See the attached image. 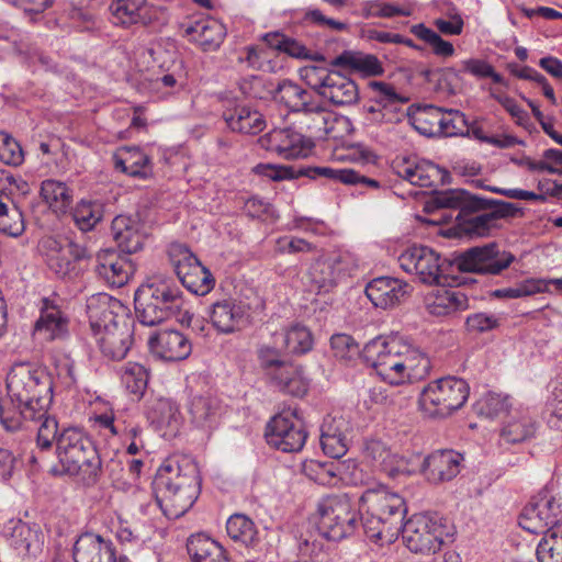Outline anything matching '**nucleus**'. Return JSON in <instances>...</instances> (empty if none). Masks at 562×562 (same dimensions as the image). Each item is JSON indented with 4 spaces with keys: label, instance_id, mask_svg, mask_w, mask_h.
<instances>
[{
    "label": "nucleus",
    "instance_id": "1",
    "mask_svg": "<svg viewBox=\"0 0 562 562\" xmlns=\"http://www.w3.org/2000/svg\"><path fill=\"white\" fill-rule=\"evenodd\" d=\"M362 357L383 382L393 386L420 381L431 368L420 347L400 334L371 339L363 347Z\"/></svg>",
    "mask_w": 562,
    "mask_h": 562
},
{
    "label": "nucleus",
    "instance_id": "2",
    "mask_svg": "<svg viewBox=\"0 0 562 562\" xmlns=\"http://www.w3.org/2000/svg\"><path fill=\"white\" fill-rule=\"evenodd\" d=\"M157 502L169 518H179L195 503L200 493L198 467L188 458L167 459L154 480Z\"/></svg>",
    "mask_w": 562,
    "mask_h": 562
},
{
    "label": "nucleus",
    "instance_id": "3",
    "mask_svg": "<svg viewBox=\"0 0 562 562\" xmlns=\"http://www.w3.org/2000/svg\"><path fill=\"white\" fill-rule=\"evenodd\" d=\"M361 521L366 536L380 544L393 543L401 533L406 513L404 498L380 485L367 490L360 497Z\"/></svg>",
    "mask_w": 562,
    "mask_h": 562
},
{
    "label": "nucleus",
    "instance_id": "4",
    "mask_svg": "<svg viewBox=\"0 0 562 562\" xmlns=\"http://www.w3.org/2000/svg\"><path fill=\"white\" fill-rule=\"evenodd\" d=\"M181 294L172 279L162 274L148 277L135 292L137 318L146 326L160 324L181 308Z\"/></svg>",
    "mask_w": 562,
    "mask_h": 562
},
{
    "label": "nucleus",
    "instance_id": "5",
    "mask_svg": "<svg viewBox=\"0 0 562 562\" xmlns=\"http://www.w3.org/2000/svg\"><path fill=\"white\" fill-rule=\"evenodd\" d=\"M56 453L65 473L76 476L85 485H93L98 481L101 459L81 429H64L57 438Z\"/></svg>",
    "mask_w": 562,
    "mask_h": 562
},
{
    "label": "nucleus",
    "instance_id": "6",
    "mask_svg": "<svg viewBox=\"0 0 562 562\" xmlns=\"http://www.w3.org/2000/svg\"><path fill=\"white\" fill-rule=\"evenodd\" d=\"M7 390L21 405L35 407L26 411L29 416H44L53 402V382L49 374L30 362L12 366L7 375Z\"/></svg>",
    "mask_w": 562,
    "mask_h": 562
},
{
    "label": "nucleus",
    "instance_id": "7",
    "mask_svg": "<svg viewBox=\"0 0 562 562\" xmlns=\"http://www.w3.org/2000/svg\"><path fill=\"white\" fill-rule=\"evenodd\" d=\"M470 386L461 378L448 375L429 382L420 392V411L430 417H447L469 398Z\"/></svg>",
    "mask_w": 562,
    "mask_h": 562
},
{
    "label": "nucleus",
    "instance_id": "8",
    "mask_svg": "<svg viewBox=\"0 0 562 562\" xmlns=\"http://www.w3.org/2000/svg\"><path fill=\"white\" fill-rule=\"evenodd\" d=\"M318 530L328 540L351 536L359 520L358 509L347 495H329L317 505Z\"/></svg>",
    "mask_w": 562,
    "mask_h": 562
},
{
    "label": "nucleus",
    "instance_id": "9",
    "mask_svg": "<svg viewBox=\"0 0 562 562\" xmlns=\"http://www.w3.org/2000/svg\"><path fill=\"white\" fill-rule=\"evenodd\" d=\"M403 541L409 551L430 554L440 550L447 527L437 515L415 514L401 528Z\"/></svg>",
    "mask_w": 562,
    "mask_h": 562
},
{
    "label": "nucleus",
    "instance_id": "10",
    "mask_svg": "<svg viewBox=\"0 0 562 562\" xmlns=\"http://www.w3.org/2000/svg\"><path fill=\"white\" fill-rule=\"evenodd\" d=\"M307 432L296 409L286 408L273 416L266 428L267 442L283 452H297L306 441Z\"/></svg>",
    "mask_w": 562,
    "mask_h": 562
},
{
    "label": "nucleus",
    "instance_id": "11",
    "mask_svg": "<svg viewBox=\"0 0 562 562\" xmlns=\"http://www.w3.org/2000/svg\"><path fill=\"white\" fill-rule=\"evenodd\" d=\"M398 263L405 272L414 274L425 284H439L445 280L447 260L427 246L407 247L398 256Z\"/></svg>",
    "mask_w": 562,
    "mask_h": 562
},
{
    "label": "nucleus",
    "instance_id": "12",
    "mask_svg": "<svg viewBox=\"0 0 562 562\" xmlns=\"http://www.w3.org/2000/svg\"><path fill=\"white\" fill-rule=\"evenodd\" d=\"M562 505L560 499L549 490L535 495L519 516V526L530 532L540 533L553 526H561Z\"/></svg>",
    "mask_w": 562,
    "mask_h": 562
},
{
    "label": "nucleus",
    "instance_id": "13",
    "mask_svg": "<svg viewBox=\"0 0 562 562\" xmlns=\"http://www.w3.org/2000/svg\"><path fill=\"white\" fill-rule=\"evenodd\" d=\"M38 251L48 269L60 278L76 274L77 263L89 257L85 246L74 241L63 244L54 237L42 238Z\"/></svg>",
    "mask_w": 562,
    "mask_h": 562
},
{
    "label": "nucleus",
    "instance_id": "14",
    "mask_svg": "<svg viewBox=\"0 0 562 562\" xmlns=\"http://www.w3.org/2000/svg\"><path fill=\"white\" fill-rule=\"evenodd\" d=\"M515 257L496 243L473 247L456 259V266L464 272L499 274L507 269Z\"/></svg>",
    "mask_w": 562,
    "mask_h": 562
},
{
    "label": "nucleus",
    "instance_id": "15",
    "mask_svg": "<svg viewBox=\"0 0 562 562\" xmlns=\"http://www.w3.org/2000/svg\"><path fill=\"white\" fill-rule=\"evenodd\" d=\"M303 470L307 477L321 485H335L338 480L352 485L364 482L362 471L352 460L344 462L310 460L304 463Z\"/></svg>",
    "mask_w": 562,
    "mask_h": 562
},
{
    "label": "nucleus",
    "instance_id": "16",
    "mask_svg": "<svg viewBox=\"0 0 562 562\" xmlns=\"http://www.w3.org/2000/svg\"><path fill=\"white\" fill-rule=\"evenodd\" d=\"M212 326L221 334L240 330L250 322V306L243 300L226 297L214 302L209 310Z\"/></svg>",
    "mask_w": 562,
    "mask_h": 562
},
{
    "label": "nucleus",
    "instance_id": "17",
    "mask_svg": "<svg viewBox=\"0 0 562 562\" xmlns=\"http://www.w3.org/2000/svg\"><path fill=\"white\" fill-rule=\"evenodd\" d=\"M364 458L372 462L373 467L392 479L414 474L417 472L418 468L411 458L407 459L392 451V449L380 439L366 441Z\"/></svg>",
    "mask_w": 562,
    "mask_h": 562
},
{
    "label": "nucleus",
    "instance_id": "18",
    "mask_svg": "<svg viewBox=\"0 0 562 562\" xmlns=\"http://www.w3.org/2000/svg\"><path fill=\"white\" fill-rule=\"evenodd\" d=\"M411 460L418 467L417 472H422L429 482L440 483L460 473L463 456L454 450H438L423 460L419 454L412 456Z\"/></svg>",
    "mask_w": 562,
    "mask_h": 562
},
{
    "label": "nucleus",
    "instance_id": "19",
    "mask_svg": "<svg viewBox=\"0 0 562 562\" xmlns=\"http://www.w3.org/2000/svg\"><path fill=\"white\" fill-rule=\"evenodd\" d=\"M87 314L92 334L128 321L125 306L106 293H97L87 300Z\"/></svg>",
    "mask_w": 562,
    "mask_h": 562
},
{
    "label": "nucleus",
    "instance_id": "20",
    "mask_svg": "<svg viewBox=\"0 0 562 562\" xmlns=\"http://www.w3.org/2000/svg\"><path fill=\"white\" fill-rule=\"evenodd\" d=\"M259 143L262 148L285 159L305 158L312 149L311 142L291 128H274L261 136Z\"/></svg>",
    "mask_w": 562,
    "mask_h": 562
},
{
    "label": "nucleus",
    "instance_id": "21",
    "mask_svg": "<svg viewBox=\"0 0 562 562\" xmlns=\"http://www.w3.org/2000/svg\"><path fill=\"white\" fill-rule=\"evenodd\" d=\"M69 319L61 310L57 296L44 297L41 301L40 316L35 322L34 333L45 340L61 339L68 334Z\"/></svg>",
    "mask_w": 562,
    "mask_h": 562
},
{
    "label": "nucleus",
    "instance_id": "22",
    "mask_svg": "<svg viewBox=\"0 0 562 562\" xmlns=\"http://www.w3.org/2000/svg\"><path fill=\"white\" fill-rule=\"evenodd\" d=\"M293 113H303L312 120L308 126L315 133H324L327 138L339 139L352 132L350 120L330 108H292Z\"/></svg>",
    "mask_w": 562,
    "mask_h": 562
},
{
    "label": "nucleus",
    "instance_id": "23",
    "mask_svg": "<svg viewBox=\"0 0 562 562\" xmlns=\"http://www.w3.org/2000/svg\"><path fill=\"white\" fill-rule=\"evenodd\" d=\"M97 274L111 286H123L135 272V266L127 255L112 249H103L97 254Z\"/></svg>",
    "mask_w": 562,
    "mask_h": 562
},
{
    "label": "nucleus",
    "instance_id": "24",
    "mask_svg": "<svg viewBox=\"0 0 562 562\" xmlns=\"http://www.w3.org/2000/svg\"><path fill=\"white\" fill-rule=\"evenodd\" d=\"M101 353L110 360H122L133 344V329L130 321L109 325L93 334Z\"/></svg>",
    "mask_w": 562,
    "mask_h": 562
},
{
    "label": "nucleus",
    "instance_id": "25",
    "mask_svg": "<svg viewBox=\"0 0 562 562\" xmlns=\"http://www.w3.org/2000/svg\"><path fill=\"white\" fill-rule=\"evenodd\" d=\"M350 423L342 416L328 415L321 425L319 441L325 454L338 459L346 454L349 447Z\"/></svg>",
    "mask_w": 562,
    "mask_h": 562
},
{
    "label": "nucleus",
    "instance_id": "26",
    "mask_svg": "<svg viewBox=\"0 0 562 562\" xmlns=\"http://www.w3.org/2000/svg\"><path fill=\"white\" fill-rule=\"evenodd\" d=\"M411 292V285L397 278L379 277L366 286V294L380 308L392 307L402 302Z\"/></svg>",
    "mask_w": 562,
    "mask_h": 562
},
{
    "label": "nucleus",
    "instance_id": "27",
    "mask_svg": "<svg viewBox=\"0 0 562 562\" xmlns=\"http://www.w3.org/2000/svg\"><path fill=\"white\" fill-rule=\"evenodd\" d=\"M338 258H319L315 260L302 278L308 292L316 294L328 293L334 289L341 274Z\"/></svg>",
    "mask_w": 562,
    "mask_h": 562
},
{
    "label": "nucleus",
    "instance_id": "28",
    "mask_svg": "<svg viewBox=\"0 0 562 562\" xmlns=\"http://www.w3.org/2000/svg\"><path fill=\"white\" fill-rule=\"evenodd\" d=\"M394 172L413 186L430 188L439 179L440 170L435 164L417 157H403L393 161Z\"/></svg>",
    "mask_w": 562,
    "mask_h": 562
},
{
    "label": "nucleus",
    "instance_id": "29",
    "mask_svg": "<svg viewBox=\"0 0 562 562\" xmlns=\"http://www.w3.org/2000/svg\"><path fill=\"white\" fill-rule=\"evenodd\" d=\"M183 27V35L204 52L216 50L226 36L225 25L213 18L200 19Z\"/></svg>",
    "mask_w": 562,
    "mask_h": 562
},
{
    "label": "nucleus",
    "instance_id": "30",
    "mask_svg": "<svg viewBox=\"0 0 562 562\" xmlns=\"http://www.w3.org/2000/svg\"><path fill=\"white\" fill-rule=\"evenodd\" d=\"M150 351L166 360L179 361L188 358L192 351L190 340L178 330H164L148 340Z\"/></svg>",
    "mask_w": 562,
    "mask_h": 562
},
{
    "label": "nucleus",
    "instance_id": "31",
    "mask_svg": "<svg viewBox=\"0 0 562 562\" xmlns=\"http://www.w3.org/2000/svg\"><path fill=\"white\" fill-rule=\"evenodd\" d=\"M427 311L435 316H448L469 308L468 296L459 289L439 286L425 296Z\"/></svg>",
    "mask_w": 562,
    "mask_h": 562
},
{
    "label": "nucleus",
    "instance_id": "32",
    "mask_svg": "<svg viewBox=\"0 0 562 562\" xmlns=\"http://www.w3.org/2000/svg\"><path fill=\"white\" fill-rule=\"evenodd\" d=\"M75 562H117L113 543L99 535L83 533L74 546Z\"/></svg>",
    "mask_w": 562,
    "mask_h": 562
},
{
    "label": "nucleus",
    "instance_id": "33",
    "mask_svg": "<svg viewBox=\"0 0 562 562\" xmlns=\"http://www.w3.org/2000/svg\"><path fill=\"white\" fill-rule=\"evenodd\" d=\"M109 9L113 22L125 27L148 25L156 19L155 9L144 0H113Z\"/></svg>",
    "mask_w": 562,
    "mask_h": 562
},
{
    "label": "nucleus",
    "instance_id": "34",
    "mask_svg": "<svg viewBox=\"0 0 562 562\" xmlns=\"http://www.w3.org/2000/svg\"><path fill=\"white\" fill-rule=\"evenodd\" d=\"M112 234L119 248L127 254L140 250L146 239L143 224L135 217L119 215L112 221Z\"/></svg>",
    "mask_w": 562,
    "mask_h": 562
},
{
    "label": "nucleus",
    "instance_id": "35",
    "mask_svg": "<svg viewBox=\"0 0 562 562\" xmlns=\"http://www.w3.org/2000/svg\"><path fill=\"white\" fill-rule=\"evenodd\" d=\"M321 94L327 98L333 105H352L358 100V87L347 77L331 71L323 81Z\"/></svg>",
    "mask_w": 562,
    "mask_h": 562
},
{
    "label": "nucleus",
    "instance_id": "36",
    "mask_svg": "<svg viewBox=\"0 0 562 562\" xmlns=\"http://www.w3.org/2000/svg\"><path fill=\"white\" fill-rule=\"evenodd\" d=\"M268 375L282 391L294 396H303L307 392V380L302 370L292 363L281 360L268 370Z\"/></svg>",
    "mask_w": 562,
    "mask_h": 562
},
{
    "label": "nucleus",
    "instance_id": "37",
    "mask_svg": "<svg viewBox=\"0 0 562 562\" xmlns=\"http://www.w3.org/2000/svg\"><path fill=\"white\" fill-rule=\"evenodd\" d=\"M330 66L359 72L364 77H376L384 72L376 56L355 50H344L330 61Z\"/></svg>",
    "mask_w": 562,
    "mask_h": 562
},
{
    "label": "nucleus",
    "instance_id": "38",
    "mask_svg": "<svg viewBox=\"0 0 562 562\" xmlns=\"http://www.w3.org/2000/svg\"><path fill=\"white\" fill-rule=\"evenodd\" d=\"M263 41L270 48L301 60L325 61L326 58L318 52L310 50L304 44L283 33L271 32L263 35Z\"/></svg>",
    "mask_w": 562,
    "mask_h": 562
},
{
    "label": "nucleus",
    "instance_id": "39",
    "mask_svg": "<svg viewBox=\"0 0 562 562\" xmlns=\"http://www.w3.org/2000/svg\"><path fill=\"white\" fill-rule=\"evenodd\" d=\"M223 116L232 131L257 134L266 126L263 115L256 108H227Z\"/></svg>",
    "mask_w": 562,
    "mask_h": 562
},
{
    "label": "nucleus",
    "instance_id": "40",
    "mask_svg": "<svg viewBox=\"0 0 562 562\" xmlns=\"http://www.w3.org/2000/svg\"><path fill=\"white\" fill-rule=\"evenodd\" d=\"M189 414L196 428L211 430L218 420V401L210 394L193 396L189 404Z\"/></svg>",
    "mask_w": 562,
    "mask_h": 562
},
{
    "label": "nucleus",
    "instance_id": "41",
    "mask_svg": "<svg viewBox=\"0 0 562 562\" xmlns=\"http://www.w3.org/2000/svg\"><path fill=\"white\" fill-rule=\"evenodd\" d=\"M274 335L277 348H281L288 353H306L312 349L314 344L311 330L301 324H294Z\"/></svg>",
    "mask_w": 562,
    "mask_h": 562
},
{
    "label": "nucleus",
    "instance_id": "42",
    "mask_svg": "<svg viewBox=\"0 0 562 562\" xmlns=\"http://www.w3.org/2000/svg\"><path fill=\"white\" fill-rule=\"evenodd\" d=\"M187 548L192 562H231L225 549L204 533L191 536Z\"/></svg>",
    "mask_w": 562,
    "mask_h": 562
},
{
    "label": "nucleus",
    "instance_id": "43",
    "mask_svg": "<svg viewBox=\"0 0 562 562\" xmlns=\"http://www.w3.org/2000/svg\"><path fill=\"white\" fill-rule=\"evenodd\" d=\"M115 168L133 177L151 173L149 157L136 147H121L114 154Z\"/></svg>",
    "mask_w": 562,
    "mask_h": 562
},
{
    "label": "nucleus",
    "instance_id": "44",
    "mask_svg": "<svg viewBox=\"0 0 562 562\" xmlns=\"http://www.w3.org/2000/svg\"><path fill=\"white\" fill-rule=\"evenodd\" d=\"M147 417L158 428H169L177 431L181 424L179 406L170 398L159 397L150 403Z\"/></svg>",
    "mask_w": 562,
    "mask_h": 562
},
{
    "label": "nucleus",
    "instance_id": "45",
    "mask_svg": "<svg viewBox=\"0 0 562 562\" xmlns=\"http://www.w3.org/2000/svg\"><path fill=\"white\" fill-rule=\"evenodd\" d=\"M40 195L55 213H66L72 203V190L66 182L46 179L41 183Z\"/></svg>",
    "mask_w": 562,
    "mask_h": 562
},
{
    "label": "nucleus",
    "instance_id": "46",
    "mask_svg": "<svg viewBox=\"0 0 562 562\" xmlns=\"http://www.w3.org/2000/svg\"><path fill=\"white\" fill-rule=\"evenodd\" d=\"M535 432V424L526 412L515 411L510 413L505 422L501 438L509 443H516L526 440Z\"/></svg>",
    "mask_w": 562,
    "mask_h": 562
},
{
    "label": "nucleus",
    "instance_id": "47",
    "mask_svg": "<svg viewBox=\"0 0 562 562\" xmlns=\"http://www.w3.org/2000/svg\"><path fill=\"white\" fill-rule=\"evenodd\" d=\"M27 408L32 405H21L8 394L0 400V423L8 431H15L21 428L23 420L41 419L43 416H29Z\"/></svg>",
    "mask_w": 562,
    "mask_h": 562
},
{
    "label": "nucleus",
    "instance_id": "48",
    "mask_svg": "<svg viewBox=\"0 0 562 562\" xmlns=\"http://www.w3.org/2000/svg\"><path fill=\"white\" fill-rule=\"evenodd\" d=\"M536 554L539 562H562V525L544 531Z\"/></svg>",
    "mask_w": 562,
    "mask_h": 562
},
{
    "label": "nucleus",
    "instance_id": "49",
    "mask_svg": "<svg viewBox=\"0 0 562 562\" xmlns=\"http://www.w3.org/2000/svg\"><path fill=\"white\" fill-rule=\"evenodd\" d=\"M25 229L22 211L0 193V232L12 237Z\"/></svg>",
    "mask_w": 562,
    "mask_h": 562
},
{
    "label": "nucleus",
    "instance_id": "50",
    "mask_svg": "<svg viewBox=\"0 0 562 562\" xmlns=\"http://www.w3.org/2000/svg\"><path fill=\"white\" fill-rule=\"evenodd\" d=\"M104 205L98 200L82 199L74 211V220L81 231L88 232L102 220Z\"/></svg>",
    "mask_w": 562,
    "mask_h": 562
},
{
    "label": "nucleus",
    "instance_id": "51",
    "mask_svg": "<svg viewBox=\"0 0 562 562\" xmlns=\"http://www.w3.org/2000/svg\"><path fill=\"white\" fill-rule=\"evenodd\" d=\"M178 278L182 285L195 295H205L214 286L212 273L203 265L193 267V270L183 272Z\"/></svg>",
    "mask_w": 562,
    "mask_h": 562
},
{
    "label": "nucleus",
    "instance_id": "52",
    "mask_svg": "<svg viewBox=\"0 0 562 562\" xmlns=\"http://www.w3.org/2000/svg\"><path fill=\"white\" fill-rule=\"evenodd\" d=\"M226 531L231 539L246 546L252 544L257 538V529L254 521L241 514L232 515L227 519Z\"/></svg>",
    "mask_w": 562,
    "mask_h": 562
},
{
    "label": "nucleus",
    "instance_id": "53",
    "mask_svg": "<svg viewBox=\"0 0 562 562\" xmlns=\"http://www.w3.org/2000/svg\"><path fill=\"white\" fill-rule=\"evenodd\" d=\"M121 381L128 392L140 395L147 386L148 372L138 362H127L121 370Z\"/></svg>",
    "mask_w": 562,
    "mask_h": 562
},
{
    "label": "nucleus",
    "instance_id": "54",
    "mask_svg": "<svg viewBox=\"0 0 562 562\" xmlns=\"http://www.w3.org/2000/svg\"><path fill=\"white\" fill-rule=\"evenodd\" d=\"M499 215L496 212H488L463 220L460 226L470 236H488L496 227Z\"/></svg>",
    "mask_w": 562,
    "mask_h": 562
},
{
    "label": "nucleus",
    "instance_id": "55",
    "mask_svg": "<svg viewBox=\"0 0 562 562\" xmlns=\"http://www.w3.org/2000/svg\"><path fill=\"white\" fill-rule=\"evenodd\" d=\"M168 257L177 277L181 276L183 272L193 270L195 266L202 265L191 249L181 243H172L169 245Z\"/></svg>",
    "mask_w": 562,
    "mask_h": 562
},
{
    "label": "nucleus",
    "instance_id": "56",
    "mask_svg": "<svg viewBox=\"0 0 562 562\" xmlns=\"http://www.w3.org/2000/svg\"><path fill=\"white\" fill-rule=\"evenodd\" d=\"M411 32L419 40L429 44L432 47L434 54L441 57H450L454 53L453 45L440 37L431 29L427 27L424 23L415 24L411 27Z\"/></svg>",
    "mask_w": 562,
    "mask_h": 562
},
{
    "label": "nucleus",
    "instance_id": "57",
    "mask_svg": "<svg viewBox=\"0 0 562 562\" xmlns=\"http://www.w3.org/2000/svg\"><path fill=\"white\" fill-rule=\"evenodd\" d=\"M470 123L465 114L457 109H450L438 120L440 132L446 136H465Z\"/></svg>",
    "mask_w": 562,
    "mask_h": 562
},
{
    "label": "nucleus",
    "instance_id": "58",
    "mask_svg": "<svg viewBox=\"0 0 562 562\" xmlns=\"http://www.w3.org/2000/svg\"><path fill=\"white\" fill-rule=\"evenodd\" d=\"M336 161H351L357 164H369L374 161L373 153L362 144H349L341 148H336L331 155Z\"/></svg>",
    "mask_w": 562,
    "mask_h": 562
},
{
    "label": "nucleus",
    "instance_id": "59",
    "mask_svg": "<svg viewBox=\"0 0 562 562\" xmlns=\"http://www.w3.org/2000/svg\"><path fill=\"white\" fill-rule=\"evenodd\" d=\"M465 136H471L480 142L490 144L497 148H509L518 144V139L507 134H491L488 135L481 125L476 122H471L469 125V133Z\"/></svg>",
    "mask_w": 562,
    "mask_h": 562
},
{
    "label": "nucleus",
    "instance_id": "60",
    "mask_svg": "<svg viewBox=\"0 0 562 562\" xmlns=\"http://www.w3.org/2000/svg\"><path fill=\"white\" fill-rule=\"evenodd\" d=\"M23 160L24 154L18 140L0 131V161L5 165L19 166Z\"/></svg>",
    "mask_w": 562,
    "mask_h": 562
},
{
    "label": "nucleus",
    "instance_id": "61",
    "mask_svg": "<svg viewBox=\"0 0 562 562\" xmlns=\"http://www.w3.org/2000/svg\"><path fill=\"white\" fill-rule=\"evenodd\" d=\"M48 412V409L46 411ZM38 422L36 442L42 450L52 447L53 442L57 443L58 438V424L55 417L49 416L47 413L41 419H33Z\"/></svg>",
    "mask_w": 562,
    "mask_h": 562
},
{
    "label": "nucleus",
    "instance_id": "62",
    "mask_svg": "<svg viewBox=\"0 0 562 562\" xmlns=\"http://www.w3.org/2000/svg\"><path fill=\"white\" fill-rule=\"evenodd\" d=\"M330 346L336 358L352 360L360 355L359 345L347 334H336L330 338Z\"/></svg>",
    "mask_w": 562,
    "mask_h": 562
},
{
    "label": "nucleus",
    "instance_id": "63",
    "mask_svg": "<svg viewBox=\"0 0 562 562\" xmlns=\"http://www.w3.org/2000/svg\"><path fill=\"white\" fill-rule=\"evenodd\" d=\"M509 407V397L507 395L490 392L485 394L477 403L480 414L488 417L497 416L507 412Z\"/></svg>",
    "mask_w": 562,
    "mask_h": 562
},
{
    "label": "nucleus",
    "instance_id": "64",
    "mask_svg": "<svg viewBox=\"0 0 562 562\" xmlns=\"http://www.w3.org/2000/svg\"><path fill=\"white\" fill-rule=\"evenodd\" d=\"M462 69L479 78H491L495 83H502L503 77L495 72L493 66L483 59H467L462 61Z\"/></svg>",
    "mask_w": 562,
    "mask_h": 562
}]
</instances>
